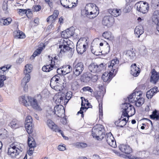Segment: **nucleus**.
I'll use <instances>...</instances> for the list:
<instances>
[{
  "label": "nucleus",
  "mask_w": 159,
  "mask_h": 159,
  "mask_svg": "<svg viewBox=\"0 0 159 159\" xmlns=\"http://www.w3.org/2000/svg\"><path fill=\"white\" fill-rule=\"evenodd\" d=\"M30 100L29 97L21 96L19 99V102L20 103L26 106L29 105V101Z\"/></svg>",
  "instance_id": "nucleus-24"
},
{
  "label": "nucleus",
  "mask_w": 159,
  "mask_h": 159,
  "mask_svg": "<svg viewBox=\"0 0 159 159\" xmlns=\"http://www.w3.org/2000/svg\"><path fill=\"white\" fill-rule=\"evenodd\" d=\"M91 80L93 82H96L98 80V75H93L91 74Z\"/></svg>",
  "instance_id": "nucleus-56"
},
{
  "label": "nucleus",
  "mask_w": 159,
  "mask_h": 159,
  "mask_svg": "<svg viewBox=\"0 0 159 159\" xmlns=\"http://www.w3.org/2000/svg\"><path fill=\"white\" fill-rule=\"evenodd\" d=\"M32 117L30 116H27L25 119V124H32Z\"/></svg>",
  "instance_id": "nucleus-50"
},
{
  "label": "nucleus",
  "mask_w": 159,
  "mask_h": 159,
  "mask_svg": "<svg viewBox=\"0 0 159 159\" xmlns=\"http://www.w3.org/2000/svg\"><path fill=\"white\" fill-rule=\"evenodd\" d=\"M151 119L155 120H159V111L155 110L152 112V114L150 115Z\"/></svg>",
  "instance_id": "nucleus-38"
},
{
  "label": "nucleus",
  "mask_w": 159,
  "mask_h": 159,
  "mask_svg": "<svg viewBox=\"0 0 159 159\" xmlns=\"http://www.w3.org/2000/svg\"><path fill=\"white\" fill-rule=\"evenodd\" d=\"M97 9L98 8L95 4L89 3L87 4L85 9L82 11L81 13L84 16L93 19L96 17L98 14Z\"/></svg>",
  "instance_id": "nucleus-2"
},
{
  "label": "nucleus",
  "mask_w": 159,
  "mask_h": 159,
  "mask_svg": "<svg viewBox=\"0 0 159 159\" xmlns=\"http://www.w3.org/2000/svg\"><path fill=\"white\" fill-rule=\"evenodd\" d=\"M151 75L150 78L151 82L155 84L159 80V73L157 72L155 70L153 69L151 72Z\"/></svg>",
  "instance_id": "nucleus-13"
},
{
  "label": "nucleus",
  "mask_w": 159,
  "mask_h": 159,
  "mask_svg": "<svg viewBox=\"0 0 159 159\" xmlns=\"http://www.w3.org/2000/svg\"><path fill=\"white\" fill-rule=\"evenodd\" d=\"M82 89L84 91H88L91 93L93 92V89H92L91 87L89 86L84 87Z\"/></svg>",
  "instance_id": "nucleus-59"
},
{
  "label": "nucleus",
  "mask_w": 159,
  "mask_h": 159,
  "mask_svg": "<svg viewBox=\"0 0 159 159\" xmlns=\"http://www.w3.org/2000/svg\"><path fill=\"white\" fill-rule=\"evenodd\" d=\"M42 49L43 48L42 47H40L39 48L37 49L34 52L32 56L34 58L36 56H37L39 54L41 53Z\"/></svg>",
  "instance_id": "nucleus-48"
},
{
  "label": "nucleus",
  "mask_w": 159,
  "mask_h": 159,
  "mask_svg": "<svg viewBox=\"0 0 159 159\" xmlns=\"http://www.w3.org/2000/svg\"><path fill=\"white\" fill-rule=\"evenodd\" d=\"M99 47L96 48L93 46H91V49L92 52L96 55H100L102 54V52L98 51Z\"/></svg>",
  "instance_id": "nucleus-40"
},
{
  "label": "nucleus",
  "mask_w": 159,
  "mask_h": 159,
  "mask_svg": "<svg viewBox=\"0 0 159 159\" xmlns=\"http://www.w3.org/2000/svg\"><path fill=\"white\" fill-rule=\"evenodd\" d=\"M83 98V97H81V98L82 99V102H81V107L80 108V111L78 112V114L79 113H80L81 114V117H83L84 115H83V110H85V111H86V110L88 109V108H86V107H85V104L83 103V100L82 98Z\"/></svg>",
  "instance_id": "nucleus-42"
},
{
  "label": "nucleus",
  "mask_w": 159,
  "mask_h": 159,
  "mask_svg": "<svg viewBox=\"0 0 159 159\" xmlns=\"http://www.w3.org/2000/svg\"><path fill=\"white\" fill-rule=\"evenodd\" d=\"M135 5L137 7V10L143 14L147 13L149 8V5L148 3L143 1L137 2L135 4Z\"/></svg>",
  "instance_id": "nucleus-6"
},
{
  "label": "nucleus",
  "mask_w": 159,
  "mask_h": 159,
  "mask_svg": "<svg viewBox=\"0 0 159 159\" xmlns=\"http://www.w3.org/2000/svg\"><path fill=\"white\" fill-rule=\"evenodd\" d=\"M66 68V70H64L66 75L70 73L71 71V67L70 65H67L66 66L65 68Z\"/></svg>",
  "instance_id": "nucleus-57"
},
{
  "label": "nucleus",
  "mask_w": 159,
  "mask_h": 159,
  "mask_svg": "<svg viewBox=\"0 0 159 159\" xmlns=\"http://www.w3.org/2000/svg\"><path fill=\"white\" fill-rule=\"evenodd\" d=\"M99 130V126H98V125H97L93 128L92 129V135L93 137L96 138L97 137Z\"/></svg>",
  "instance_id": "nucleus-34"
},
{
  "label": "nucleus",
  "mask_w": 159,
  "mask_h": 159,
  "mask_svg": "<svg viewBox=\"0 0 159 159\" xmlns=\"http://www.w3.org/2000/svg\"><path fill=\"white\" fill-rule=\"evenodd\" d=\"M140 95L141 93L139 92H136L133 93L128 97V100L129 102L135 103L136 102V100H137L138 97H139L138 96Z\"/></svg>",
  "instance_id": "nucleus-18"
},
{
  "label": "nucleus",
  "mask_w": 159,
  "mask_h": 159,
  "mask_svg": "<svg viewBox=\"0 0 159 159\" xmlns=\"http://www.w3.org/2000/svg\"><path fill=\"white\" fill-rule=\"evenodd\" d=\"M120 150L123 152L129 154L132 152V149L130 146L127 144H122L119 146Z\"/></svg>",
  "instance_id": "nucleus-16"
},
{
  "label": "nucleus",
  "mask_w": 159,
  "mask_h": 159,
  "mask_svg": "<svg viewBox=\"0 0 159 159\" xmlns=\"http://www.w3.org/2000/svg\"><path fill=\"white\" fill-rule=\"evenodd\" d=\"M72 96V93H71L69 91V92H67L66 94L64 95V100L65 101L66 103V104L68 102L69 100L70 99Z\"/></svg>",
  "instance_id": "nucleus-45"
},
{
  "label": "nucleus",
  "mask_w": 159,
  "mask_h": 159,
  "mask_svg": "<svg viewBox=\"0 0 159 159\" xmlns=\"http://www.w3.org/2000/svg\"><path fill=\"white\" fill-rule=\"evenodd\" d=\"M87 146V143L82 142L77 143L75 144L76 147L78 148H86Z\"/></svg>",
  "instance_id": "nucleus-44"
},
{
  "label": "nucleus",
  "mask_w": 159,
  "mask_h": 159,
  "mask_svg": "<svg viewBox=\"0 0 159 159\" xmlns=\"http://www.w3.org/2000/svg\"><path fill=\"white\" fill-rule=\"evenodd\" d=\"M99 116L100 115L102 116L103 114L102 104H101L100 103L99 104Z\"/></svg>",
  "instance_id": "nucleus-62"
},
{
  "label": "nucleus",
  "mask_w": 159,
  "mask_h": 159,
  "mask_svg": "<svg viewBox=\"0 0 159 159\" xmlns=\"http://www.w3.org/2000/svg\"><path fill=\"white\" fill-rule=\"evenodd\" d=\"M119 63V60L117 59L112 60L110 65L108 66V70L114 73L115 75L117 72L118 66Z\"/></svg>",
  "instance_id": "nucleus-9"
},
{
  "label": "nucleus",
  "mask_w": 159,
  "mask_h": 159,
  "mask_svg": "<svg viewBox=\"0 0 159 159\" xmlns=\"http://www.w3.org/2000/svg\"><path fill=\"white\" fill-rule=\"evenodd\" d=\"M25 126L26 129L29 134H31L34 130V125L33 124H25Z\"/></svg>",
  "instance_id": "nucleus-37"
},
{
  "label": "nucleus",
  "mask_w": 159,
  "mask_h": 159,
  "mask_svg": "<svg viewBox=\"0 0 159 159\" xmlns=\"http://www.w3.org/2000/svg\"><path fill=\"white\" fill-rule=\"evenodd\" d=\"M8 125L12 128L15 129L18 128L20 126L19 121L16 119L13 120Z\"/></svg>",
  "instance_id": "nucleus-31"
},
{
  "label": "nucleus",
  "mask_w": 159,
  "mask_h": 159,
  "mask_svg": "<svg viewBox=\"0 0 159 159\" xmlns=\"http://www.w3.org/2000/svg\"><path fill=\"white\" fill-rule=\"evenodd\" d=\"M24 148V145L21 143H14L10 145L8 149L7 153L12 157H15L21 152Z\"/></svg>",
  "instance_id": "nucleus-3"
},
{
  "label": "nucleus",
  "mask_w": 159,
  "mask_h": 159,
  "mask_svg": "<svg viewBox=\"0 0 159 159\" xmlns=\"http://www.w3.org/2000/svg\"><path fill=\"white\" fill-rule=\"evenodd\" d=\"M64 95L65 94H62L61 93H59L58 95H56L53 98V99L55 100V102L57 105L60 104L62 108H63L62 104H66L64 100Z\"/></svg>",
  "instance_id": "nucleus-8"
},
{
  "label": "nucleus",
  "mask_w": 159,
  "mask_h": 159,
  "mask_svg": "<svg viewBox=\"0 0 159 159\" xmlns=\"http://www.w3.org/2000/svg\"><path fill=\"white\" fill-rule=\"evenodd\" d=\"M61 5L64 7L66 8H70L72 7L69 5L70 3L69 0H60Z\"/></svg>",
  "instance_id": "nucleus-36"
},
{
  "label": "nucleus",
  "mask_w": 159,
  "mask_h": 159,
  "mask_svg": "<svg viewBox=\"0 0 159 159\" xmlns=\"http://www.w3.org/2000/svg\"><path fill=\"white\" fill-rule=\"evenodd\" d=\"M12 21V19L11 18H7L6 19H2L1 22L4 25H8L10 24Z\"/></svg>",
  "instance_id": "nucleus-47"
},
{
  "label": "nucleus",
  "mask_w": 159,
  "mask_h": 159,
  "mask_svg": "<svg viewBox=\"0 0 159 159\" xmlns=\"http://www.w3.org/2000/svg\"><path fill=\"white\" fill-rule=\"evenodd\" d=\"M61 80L58 76L55 75L53 76L50 81V85L51 87L57 91H61L62 89L61 88Z\"/></svg>",
  "instance_id": "nucleus-5"
},
{
  "label": "nucleus",
  "mask_w": 159,
  "mask_h": 159,
  "mask_svg": "<svg viewBox=\"0 0 159 159\" xmlns=\"http://www.w3.org/2000/svg\"><path fill=\"white\" fill-rule=\"evenodd\" d=\"M30 78V75L27 74L26 76L22 80L21 85L23 87L24 90L25 91H27L28 90V86L26 84L29 81Z\"/></svg>",
  "instance_id": "nucleus-17"
},
{
  "label": "nucleus",
  "mask_w": 159,
  "mask_h": 159,
  "mask_svg": "<svg viewBox=\"0 0 159 159\" xmlns=\"http://www.w3.org/2000/svg\"><path fill=\"white\" fill-rule=\"evenodd\" d=\"M141 94L140 95L138 96L137 100H136L135 105L137 107H140L142 106L144 103V99L143 98H141Z\"/></svg>",
  "instance_id": "nucleus-32"
},
{
  "label": "nucleus",
  "mask_w": 159,
  "mask_h": 159,
  "mask_svg": "<svg viewBox=\"0 0 159 159\" xmlns=\"http://www.w3.org/2000/svg\"><path fill=\"white\" fill-rule=\"evenodd\" d=\"M152 20L154 23H159V10H156L154 12Z\"/></svg>",
  "instance_id": "nucleus-30"
},
{
  "label": "nucleus",
  "mask_w": 159,
  "mask_h": 159,
  "mask_svg": "<svg viewBox=\"0 0 159 159\" xmlns=\"http://www.w3.org/2000/svg\"><path fill=\"white\" fill-rule=\"evenodd\" d=\"M114 22V20L111 16H105L103 19L102 24L108 27L111 26Z\"/></svg>",
  "instance_id": "nucleus-12"
},
{
  "label": "nucleus",
  "mask_w": 159,
  "mask_h": 159,
  "mask_svg": "<svg viewBox=\"0 0 159 159\" xmlns=\"http://www.w3.org/2000/svg\"><path fill=\"white\" fill-rule=\"evenodd\" d=\"M118 124V126L121 127H123L126 125V122L121 120L120 121H119Z\"/></svg>",
  "instance_id": "nucleus-63"
},
{
  "label": "nucleus",
  "mask_w": 159,
  "mask_h": 159,
  "mask_svg": "<svg viewBox=\"0 0 159 159\" xmlns=\"http://www.w3.org/2000/svg\"><path fill=\"white\" fill-rule=\"evenodd\" d=\"M25 70L24 71V74L25 75V77L26 76L27 74H29V73L31 72L32 70V66L30 64L26 65L25 66Z\"/></svg>",
  "instance_id": "nucleus-39"
},
{
  "label": "nucleus",
  "mask_w": 159,
  "mask_h": 159,
  "mask_svg": "<svg viewBox=\"0 0 159 159\" xmlns=\"http://www.w3.org/2000/svg\"><path fill=\"white\" fill-rule=\"evenodd\" d=\"M127 157L130 159H141L142 158H143L144 157H145L143 156V158L141 157H135L134 156L132 155H129L128 156H127Z\"/></svg>",
  "instance_id": "nucleus-61"
},
{
  "label": "nucleus",
  "mask_w": 159,
  "mask_h": 159,
  "mask_svg": "<svg viewBox=\"0 0 159 159\" xmlns=\"http://www.w3.org/2000/svg\"><path fill=\"white\" fill-rule=\"evenodd\" d=\"M102 36L105 39L111 40L113 39V37L111 35V33L110 32H104L102 34Z\"/></svg>",
  "instance_id": "nucleus-41"
},
{
  "label": "nucleus",
  "mask_w": 159,
  "mask_h": 159,
  "mask_svg": "<svg viewBox=\"0 0 159 159\" xmlns=\"http://www.w3.org/2000/svg\"><path fill=\"white\" fill-rule=\"evenodd\" d=\"M7 0H5L2 4V8L3 10L6 11L7 9Z\"/></svg>",
  "instance_id": "nucleus-54"
},
{
  "label": "nucleus",
  "mask_w": 159,
  "mask_h": 159,
  "mask_svg": "<svg viewBox=\"0 0 159 159\" xmlns=\"http://www.w3.org/2000/svg\"><path fill=\"white\" fill-rule=\"evenodd\" d=\"M16 37L18 39H23L25 37V35L23 32L19 31V32H17Z\"/></svg>",
  "instance_id": "nucleus-51"
},
{
  "label": "nucleus",
  "mask_w": 159,
  "mask_h": 159,
  "mask_svg": "<svg viewBox=\"0 0 159 159\" xmlns=\"http://www.w3.org/2000/svg\"><path fill=\"white\" fill-rule=\"evenodd\" d=\"M10 66H9L8 65H7L0 68H1L3 72L6 74V72H8V70L10 68Z\"/></svg>",
  "instance_id": "nucleus-55"
},
{
  "label": "nucleus",
  "mask_w": 159,
  "mask_h": 159,
  "mask_svg": "<svg viewBox=\"0 0 159 159\" xmlns=\"http://www.w3.org/2000/svg\"><path fill=\"white\" fill-rule=\"evenodd\" d=\"M122 109L123 115L124 116H127L128 120L129 117L134 115L135 112L134 106L129 103L125 102L122 104Z\"/></svg>",
  "instance_id": "nucleus-4"
},
{
  "label": "nucleus",
  "mask_w": 159,
  "mask_h": 159,
  "mask_svg": "<svg viewBox=\"0 0 159 159\" xmlns=\"http://www.w3.org/2000/svg\"><path fill=\"white\" fill-rule=\"evenodd\" d=\"M30 11H28V13L27 14V11L25 9H18V12L19 15H22V14H26L27 16V14H28V13L30 12Z\"/></svg>",
  "instance_id": "nucleus-53"
},
{
  "label": "nucleus",
  "mask_w": 159,
  "mask_h": 159,
  "mask_svg": "<svg viewBox=\"0 0 159 159\" xmlns=\"http://www.w3.org/2000/svg\"><path fill=\"white\" fill-rule=\"evenodd\" d=\"M55 61H53L52 60H51V64L46 66H44L42 68V70L45 72H49L54 67L55 68ZM56 69V68H55Z\"/></svg>",
  "instance_id": "nucleus-20"
},
{
  "label": "nucleus",
  "mask_w": 159,
  "mask_h": 159,
  "mask_svg": "<svg viewBox=\"0 0 159 159\" xmlns=\"http://www.w3.org/2000/svg\"><path fill=\"white\" fill-rule=\"evenodd\" d=\"M28 141V145L30 148H34L36 147V144L33 138L29 137Z\"/></svg>",
  "instance_id": "nucleus-33"
},
{
  "label": "nucleus",
  "mask_w": 159,
  "mask_h": 159,
  "mask_svg": "<svg viewBox=\"0 0 159 159\" xmlns=\"http://www.w3.org/2000/svg\"><path fill=\"white\" fill-rule=\"evenodd\" d=\"M144 32L143 27L142 25L137 26L134 30V33L136 37L139 38Z\"/></svg>",
  "instance_id": "nucleus-25"
},
{
  "label": "nucleus",
  "mask_w": 159,
  "mask_h": 159,
  "mask_svg": "<svg viewBox=\"0 0 159 159\" xmlns=\"http://www.w3.org/2000/svg\"><path fill=\"white\" fill-rule=\"evenodd\" d=\"M104 65L103 63L98 65L93 63L90 64L88 67L89 70L93 73L99 72L103 70L104 68Z\"/></svg>",
  "instance_id": "nucleus-7"
},
{
  "label": "nucleus",
  "mask_w": 159,
  "mask_h": 159,
  "mask_svg": "<svg viewBox=\"0 0 159 159\" xmlns=\"http://www.w3.org/2000/svg\"><path fill=\"white\" fill-rule=\"evenodd\" d=\"M98 126H99V130L96 138L103 139L105 136V134H104V129L102 128L103 126L102 125H98Z\"/></svg>",
  "instance_id": "nucleus-35"
},
{
  "label": "nucleus",
  "mask_w": 159,
  "mask_h": 159,
  "mask_svg": "<svg viewBox=\"0 0 159 159\" xmlns=\"http://www.w3.org/2000/svg\"><path fill=\"white\" fill-rule=\"evenodd\" d=\"M64 69V68L63 67H62V68H58L57 70V72L59 74H62L63 75H66V73H65V71Z\"/></svg>",
  "instance_id": "nucleus-52"
},
{
  "label": "nucleus",
  "mask_w": 159,
  "mask_h": 159,
  "mask_svg": "<svg viewBox=\"0 0 159 159\" xmlns=\"http://www.w3.org/2000/svg\"><path fill=\"white\" fill-rule=\"evenodd\" d=\"M45 2L48 4L49 6L52 8L53 7V4L52 2L50 0H45Z\"/></svg>",
  "instance_id": "nucleus-64"
},
{
  "label": "nucleus",
  "mask_w": 159,
  "mask_h": 159,
  "mask_svg": "<svg viewBox=\"0 0 159 159\" xmlns=\"http://www.w3.org/2000/svg\"><path fill=\"white\" fill-rule=\"evenodd\" d=\"M59 12L57 10H55L53 14L49 16L47 19V22H50L51 23H53L55 20L56 18L57 17Z\"/></svg>",
  "instance_id": "nucleus-22"
},
{
  "label": "nucleus",
  "mask_w": 159,
  "mask_h": 159,
  "mask_svg": "<svg viewBox=\"0 0 159 159\" xmlns=\"http://www.w3.org/2000/svg\"><path fill=\"white\" fill-rule=\"evenodd\" d=\"M114 76V73L110 70L109 73L105 72L102 75V78L104 82H109L111 80L113 75Z\"/></svg>",
  "instance_id": "nucleus-15"
},
{
  "label": "nucleus",
  "mask_w": 159,
  "mask_h": 159,
  "mask_svg": "<svg viewBox=\"0 0 159 159\" xmlns=\"http://www.w3.org/2000/svg\"><path fill=\"white\" fill-rule=\"evenodd\" d=\"M157 88L155 87L148 91L146 93V97L148 98H151L156 93Z\"/></svg>",
  "instance_id": "nucleus-28"
},
{
  "label": "nucleus",
  "mask_w": 159,
  "mask_h": 159,
  "mask_svg": "<svg viewBox=\"0 0 159 159\" xmlns=\"http://www.w3.org/2000/svg\"><path fill=\"white\" fill-rule=\"evenodd\" d=\"M152 6L156 9L159 6V0H152Z\"/></svg>",
  "instance_id": "nucleus-49"
},
{
  "label": "nucleus",
  "mask_w": 159,
  "mask_h": 159,
  "mask_svg": "<svg viewBox=\"0 0 159 159\" xmlns=\"http://www.w3.org/2000/svg\"><path fill=\"white\" fill-rule=\"evenodd\" d=\"M71 89L73 90H77L79 87L78 83L76 81H74L72 82L71 84Z\"/></svg>",
  "instance_id": "nucleus-46"
},
{
  "label": "nucleus",
  "mask_w": 159,
  "mask_h": 159,
  "mask_svg": "<svg viewBox=\"0 0 159 159\" xmlns=\"http://www.w3.org/2000/svg\"><path fill=\"white\" fill-rule=\"evenodd\" d=\"M84 66L82 62L77 63L75 66L74 68V74L76 76L80 75L84 70Z\"/></svg>",
  "instance_id": "nucleus-10"
},
{
  "label": "nucleus",
  "mask_w": 159,
  "mask_h": 159,
  "mask_svg": "<svg viewBox=\"0 0 159 159\" xmlns=\"http://www.w3.org/2000/svg\"><path fill=\"white\" fill-rule=\"evenodd\" d=\"M107 135L106 140L107 143L111 146L115 148L116 146V142L112 134L111 133H109Z\"/></svg>",
  "instance_id": "nucleus-14"
},
{
  "label": "nucleus",
  "mask_w": 159,
  "mask_h": 159,
  "mask_svg": "<svg viewBox=\"0 0 159 159\" xmlns=\"http://www.w3.org/2000/svg\"><path fill=\"white\" fill-rule=\"evenodd\" d=\"M125 56L126 59L128 61L133 60L135 58V53L133 49L132 50H129L127 51Z\"/></svg>",
  "instance_id": "nucleus-27"
},
{
  "label": "nucleus",
  "mask_w": 159,
  "mask_h": 159,
  "mask_svg": "<svg viewBox=\"0 0 159 159\" xmlns=\"http://www.w3.org/2000/svg\"><path fill=\"white\" fill-rule=\"evenodd\" d=\"M33 9L34 11H38L41 9V7L40 5H35Z\"/></svg>",
  "instance_id": "nucleus-60"
},
{
  "label": "nucleus",
  "mask_w": 159,
  "mask_h": 159,
  "mask_svg": "<svg viewBox=\"0 0 159 159\" xmlns=\"http://www.w3.org/2000/svg\"><path fill=\"white\" fill-rule=\"evenodd\" d=\"M54 111H52L54 114L56 115L58 117L61 116V114H63L64 110L63 108L59 107V105H57L54 107Z\"/></svg>",
  "instance_id": "nucleus-26"
},
{
  "label": "nucleus",
  "mask_w": 159,
  "mask_h": 159,
  "mask_svg": "<svg viewBox=\"0 0 159 159\" xmlns=\"http://www.w3.org/2000/svg\"><path fill=\"white\" fill-rule=\"evenodd\" d=\"M47 124L48 127L53 131L60 133L63 137H64L62 131L58 128L56 125L55 124L52 120L50 119L48 120L47 122Z\"/></svg>",
  "instance_id": "nucleus-11"
},
{
  "label": "nucleus",
  "mask_w": 159,
  "mask_h": 159,
  "mask_svg": "<svg viewBox=\"0 0 159 159\" xmlns=\"http://www.w3.org/2000/svg\"><path fill=\"white\" fill-rule=\"evenodd\" d=\"M131 74L134 76H138L140 73L139 68L137 67L135 63H134L131 66Z\"/></svg>",
  "instance_id": "nucleus-19"
},
{
  "label": "nucleus",
  "mask_w": 159,
  "mask_h": 159,
  "mask_svg": "<svg viewBox=\"0 0 159 159\" xmlns=\"http://www.w3.org/2000/svg\"><path fill=\"white\" fill-rule=\"evenodd\" d=\"M153 152L155 154L159 155V145L154 148Z\"/></svg>",
  "instance_id": "nucleus-58"
},
{
  "label": "nucleus",
  "mask_w": 159,
  "mask_h": 159,
  "mask_svg": "<svg viewBox=\"0 0 159 159\" xmlns=\"http://www.w3.org/2000/svg\"><path fill=\"white\" fill-rule=\"evenodd\" d=\"M74 34V31L70 28L62 31L61 33V36L62 38L66 39L63 41L62 44L60 45L59 49H60V53L69 52L72 55L74 53V50L69 46L70 43L71 42L67 38L70 37Z\"/></svg>",
  "instance_id": "nucleus-1"
},
{
  "label": "nucleus",
  "mask_w": 159,
  "mask_h": 159,
  "mask_svg": "<svg viewBox=\"0 0 159 159\" xmlns=\"http://www.w3.org/2000/svg\"><path fill=\"white\" fill-rule=\"evenodd\" d=\"M91 74L89 72H87L83 78V81L85 82H88L91 80Z\"/></svg>",
  "instance_id": "nucleus-43"
},
{
  "label": "nucleus",
  "mask_w": 159,
  "mask_h": 159,
  "mask_svg": "<svg viewBox=\"0 0 159 159\" xmlns=\"http://www.w3.org/2000/svg\"><path fill=\"white\" fill-rule=\"evenodd\" d=\"M76 50L79 54H83L86 51V45L81 43L79 44V41L77 42L76 45Z\"/></svg>",
  "instance_id": "nucleus-23"
},
{
  "label": "nucleus",
  "mask_w": 159,
  "mask_h": 159,
  "mask_svg": "<svg viewBox=\"0 0 159 159\" xmlns=\"http://www.w3.org/2000/svg\"><path fill=\"white\" fill-rule=\"evenodd\" d=\"M29 105L30 104L32 107L34 109L38 111H40L41 109L37 101L34 98H30L29 101Z\"/></svg>",
  "instance_id": "nucleus-21"
},
{
  "label": "nucleus",
  "mask_w": 159,
  "mask_h": 159,
  "mask_svg": "<svg viewBox=\"0 0 159 159\" xmlns=\"http://www.w3.org/2000/svg\"><path fill=\"white\" fill-rule=\"evenodd\" d=\"M108 11L110 14L115 17L119 16L121 13L120 9H109L108 10Z\"/></svg>",
  "instance_id": "nucleus-29"
}]
</instances>
